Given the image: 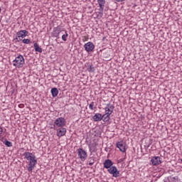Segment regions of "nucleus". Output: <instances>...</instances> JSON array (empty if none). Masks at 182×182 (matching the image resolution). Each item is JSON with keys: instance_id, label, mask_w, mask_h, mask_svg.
I'll return each instance as SVG.
<instances>
[{"instance_id": "24", "label": "nucleus", "mask_w": 182, "mask_h": 182, "mask_svg": "<svg viewBox=\"0 0 182 182\" xmlns=\"http://www.w3.org/2000/svg\"><path fill=\"white\" fill-rule=\"evenodd\" d=\"M93 106H95V102H92L90 105H89V109L90 110H95V108L93 107Z\"/></svg>"}, {"instance_id": "15", "label": "nucleus", "mask_w": 182, "mask_h": 182, "mask_svg": "<svg viewBox=\"0 0 182 182\" xmlns=\"http://www.w3.org/2000/svg\"><path fill=\"white\" fill-rule=\"evenodd\" d=\"M90 151L91 153H96L97 151V148L96 146V144H91L89 145Z\"/></svg>"}, {"instance_id": "8", "label": "nucleus", "mask_w": 182, "mask_h": 182, "mask_svg": "<svg viewBox=\"0 0 182 182\" xmlns=\"http://www.w3.org/2000/svg\"><path fill=\"white\" fill-rule=\"evenodd\" d=\"M84 48L86 52L90 53V52H93V50H95V44H93V43L92 42H88L84 45Z\"/></svg>"}, {"instance_id": "9", "label": "nucleus", "mask_w": 182, "mask_h": 182, "mask_svg": "<svg viewBox=\"0 0 182 182\" xmlns=\"http://www.w3.org/2000/svg\"><path fill=\"white\" fill-rule=\"evenodd\" d=\"M98 4L100 5V9H98V14L102 16L103 15V11L105 9V0H97Z\"/></svg>"}, {"instance_id": "19", "label": "nucleus", "mask_w": 182, "mask_h": 182, "mask_svg": "<svg viewBox=\"0 0 182 182\" xmlns=\"http://www.w3.org/2000/svg\"><path fill=\"white\" fill-rule=\"evenodd\" d=\"M33 46L36 52H39V53H42V48L39 47V45H38V43H35L33 44Z\"/></svg>"}, {"instance_id": "5", "label": "nucleus", "mask_w": 182, "mask_h": 182, "mask_svg": "<svg viewBox=\"0 0 182 182\" xmlns=\"http://www.w3.org/2000/svg\"><path fill=\"white\" fill-rule=\"evenodd\" d=\"M29 33V32H28V31L26 30H21L18 32L16 33V42H21V38H26V36H28V34Z\"/></svg>"}, {"instance_id": "21", "label": "nucleus", "mask_w": 182, "mask_h": 182, "mask_svg": "<svg viewBox=\"0 0 182 182\" xmlns=\"http://www.w3.org/2000/svg\"><path fill=\"white\" fill-rule=\"evenodd\" d=\"M89 166H93L95 164V157H90L88 159Z\"/></svg>"}, {"instance_id": "11", "label": "nucleus", "mask_w": 182, "mask_h": 182, "mask_svg": "<svg viewBox=\"0 0 182 182\" xmlns=\"http://www.w3.org/2000/svg\"><path fill=\"white\" fill-rule=\"evenodd\" d=\"M57 132V136L58 137H62L66 134V128L60 127L57 128V129H55Z\"/></svg>"}, {"instance_id": "12", "label": "nucleus", "mask_w": 182, "mask_h": 182, "mask_svg": "<svg viewBox=\"0 0 182 182\" xmlns=\"http://www.w3.org/2000/svg\"><path fill=\"white\" fill-rule=\"evenodd\" d=\"M117 147L119 149L120 151L122 153L126 152V144L123 141H119L117 143Z\"/></svg>"}, {"instance_id": "2", "label": "nucleus", "mask_w": 182, "mask_h": 182, "mask_svg": "<svg viewBox=\"0 0 182 182\" xmlns=\"http://www.w3.org/2000/svg\"><path fill=\"white\" fill-rule=\"evenodd\" d=\"M113 166V161L110 159H107L104 162V167L105 168H108V173L109 174H112L113 177H119L120 176V171L117 170V168L116 166Z\"/></svg>"}, {"instance_id": "1", "label": "nucleus", "mask_w": 182, "mask_h": 182, "mask_svg": "<svg viewBox=\"0 0 182 182\" xmlns=\"http://www.w3.org/2000/svg\"><path fill=\"white\" fill-rule=\"evenodd\" d=\"M24 159H26L28 161V166L27 168L28 171H32L35 168L36 164H38V160L36 156L31 152H25L23 154Z\"/></svg>"}, {"instance_id": "6", "label": "nucleus", "mask_w": 182, "mask_h": 182, "mask_svg": "<svg viewBox=\"0 0 182 182\" xmlns=\"http://www.w3.org/2000/svg\"><path fill=\"white\" fill-rule=\"evenodd\" d=\"M77 153L78 157L81 161H85L86 159H87V152H86V151H85L83 149L80 148Z\"/></svg>"}, {"instance_id": "17", "label": "nucleus", "mask_w": 182, "mask_h": 182, "mask_svg": "<svg viewBox=\"0 0 182 182\" xmlns=\"http://www.w3.org/2000/svg\"><path fill=\"white\" fill-rule=\"evenodd\" d=\"M51 94L53 97H56L59 95V90H58V88L53 87L51 89Z\"/></svg>"}, {"instance_id": "26", "label": "nucleus", "mask_w": 182, "mask_h": 182, "mask_svg": "<svg viewBox=\"0 0 182 182\" xmlns=\"http://www.w3.org/2000/svg\"><path fill=\"white\" fill-rule=\"evenodd\" d=\"M123 161H124V159H120L119 160H118V163H123Z\"/></svg>"}, {"instance_id": "27", "label": "nucleus", "mask_w": 182, "mask_h": 182, "mask_svg": "<svg viewBox=\"0 0 182 182\" xmlns=\"http://www.w3.org/2000/svg\"><path fill=\"white\" fill-rule=\"evenodd\" d=\"M181 163H182V159H181Z\"/></svg>"}, {"instance_id": "14", "label": "nucleus", "mask_w": 182, "mask_h": 182, "mask_svg": "<svg viewBox=\"0 0 182 182\" xmlns=\"http://www.w3.org/2000/svg\"><path fill=\"white\" fill-rule=\"evenodd\" d=\"M92 119L94 122H102V120H103V117L102 114L97 113L92 117Z\"/></svg>"}, {"instance_id": "4", "label": "nucleus", "mask_w": 182, "mask_h": 182, "mask_svg": "<svg viewBox=\"0 0 182 182\" xmlns=\"http://www.w3.org/2000/svg\"><path fill=\"white\" fill-rule=\"evenodd\" d=\"M65 126H66V119L63 117H58L55 120L53 129L58 130V129L65 127Z\"/></svg>"}, {"instance_id": "22", "label": "nucleus", "mask_w": 182, "mask_h": 182, "mask_svg": "<svg viewBox=\"0 0 182 182\" xmlns=\"http://www.w3.org/2000/svg\"><path fill=\"white\" fill-rule=\"evenodd\" d=\"M4 144H5V146H6L7 147H12V142L8 141V140H5L4 141H3Z\"/></svg>"}, {"instance_id": "20", "label": "nucleus", "mask_w": 182, "mask_h": 182, "mask_svg": "<svg viewBox=\"0 0 182 182\" xmlns=\"http://www.w3.org/2000/svg\"><path fill=\"white\" fill-rule=\"evenodd\" d=\"M87 70H88V72H90V73H93V72H95V67L93 66V65H88Z\"/></svg>"}, {"instance_id": "18", "label": "nucleus", "mask_w": 182, "mask_h": 182, "mask_svg": "<svg viewBox=\"0 0 182 182\" xmlns=\"http://www.w3.org/2000/svg\"><path fill=\"white\" fill-rule=\"evenodd\" d=\"M103 122H109L110 120V113L105 112V114L102 115Z\"/></svg>"}, {"instance_id": "23", "label": "nucleus", "mask_w": 182, "mask_h": 182, "mask_svg": "<svg viewBox=\"0 0 182 182\" xmlns=\"http://www.w3.org/2000/svg\"><path fill=\"white\" fill-rule=\"evenodd\" d=\"M23 43H26V45H29V43H31V40L24 38L23 39Z\"/></svg>"}, {"instance_id": "16", "label": "nucleus", "mask_w": 182, "mask_h": 182, "mask_svg": "<svg viewBox=\"0 0 182 182\" xmlns=\"http://www.w3.org/2000/svg\"><path fill=\"white\" fill-rule=\"evenodd\" d=\"M63 32H64V34L62 36V40L64 41V42H66V41H68L69 33H68V31L65 29H63Z\"/></svg>"}, {"instance_id": "13", "label": "nucleus", "mask_w": 182, "mask_h": 182, "mask_svg": "<svg viewBox=\"0 0 182 182\" xmlns=\"http://www.w3.org/2000/svg\"><path fill=\"white\" fill-rule=\"evenodd\" d=\"M114 109V106L109 103L107 105V107L105 108V113H109V114H112L113 113Z\"/></svg>"}, {"instance_id": "7", "label": "nucleus", "mask_w": 182, "mask_h": 182, "mask_svg": "<svg viewBox=\"0 0 182 182\" xmlns=\"http://www.w3.org/2000/svg\"><path fill=\"white\" fill-rule=\"evenodd\" d=\"M63 30L60 28V26H57L53 28V31L51 33L52 36L54 38H57L59 39V36L60 35L61 32H63Z\"/></svg>"}, {"instance_id": "25", "label": "nucleus", "mask_w": 182, "mask_h": 182, "mask_svg": "<svg viewBox=\"0 0 182 182\" xmlns=\"http://www.w3.org/2000/svg\"><path fill=\"white\" fill-rule=\"evenodd\" d=\"M2 133H4V129L0 126V136L2 135Z\"/></svg>"}, {"instance_id": "3", "label": "nucleus", "mask_w": 182, "mask_h": 182, "mask_svg": "<svg viewBox=\"0 0 182 182\" xmlns=\"http://www.w3.org/2000/svg\"><path fill=\"white\" fill-rule=\"evenodd\" d=\"M23 65H25V58L22 55H18L15 60H13V66L18 68V69L23 68Z\"/></svg>"}, {"instance_id": "10", "label": "nucleus", "mask_w": 182, "mask_h": 182, "mask_svg": "<svg viewBox=\"0 0 182 182\" xmlns=\"http://www.w3.org/2000/svg\"><path fill=\"white\" fill-rule=\"evenodd\" d=\"M151 163L152 166H159L161 164V158L160 156H154L151 160Z\"/></svg>"}]
</instances>
